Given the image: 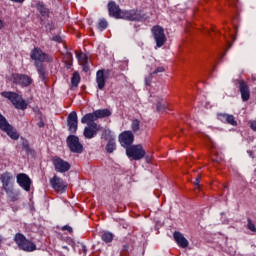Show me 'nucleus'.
Instances as JSON below:
<instances>
[{
    "instance_id": "7ed1b4c3",
    "label": "nucleus",
    "mask_w": 256,
    "mask_h": 256,
    "mask_svg": "<svg viewBox=\"0 0 256 256\" xmlns=\"http://www.w3.org/2000/svg\"><path fill=\"white\" fill-rule=\"evenodd\" d=\"M107 117H111V110L105 109H98L92 113H88L81 118V123L85 125V123H89L92 121L95 123L98 119H105Z\"/></svg>"
},
{
    "instance_id": "49530a36",
    "label": "nucleus",
    "mask_w": 256,
    "mask_h": 256,
    "mask_svg": "<svg viewBox=\"0 0 256 256\" xmlns=\"http://www.w3.org/2000/svg\"><path fill=\"white\" fill-rule=\"evenodd\" d=\"M82 251H83V253H87V246L82 245Z\"/></svg>"
},
{
    "instance_id": "79ce46f5",
    "label": "nucleus",
    "mask_w": 256,
    "mask_h": 256,
    "mask_svg": "<svg viewBox=\"0 0 256 256\" xmlns=\"http://www.w3.org/2000/svg\"><path fill=\"white\" fill-rule=\"evenodd\" d=\"M200 179H201L200 177H197V178L195 179V181H194L195 187H198V188H199Z\"/></svg>"
},
{
    "instance_id": "c85d7f7f",
    "label": "nucleus",
    "mask_w": 256,
    "mask_h": 256,
    "mask_svg": "<svg viewBox=\"0 0 256 256\" xmlns=\"http://www.w3.org/2000/svg\"><path fill=\"white\" fill-rule=\"evenodd\" d=\"M113 233L106 231L101 235V239L102 241H104V243H111L113 241Z\"/></svg>"
},
{
    "instance_id": "412c9836",
    "label": "nucleus",
    "mask_w": 256,
    "mask_h": 256,
    "mask_svg": "<svg viewBox=\"0 0 256 256\" xmlns=\"http://www.w3.org/2000/svg\"><path fill=\"white\" fill-rule=\"evenodd\" d=\"M0 181L2 183V189H9L14 187L15 182L13 181V174L9 172H5L0 176Z\"/></svg>"
},
{
    "instance_id": "72a5a7b5",
    "label": "nucleus",
    "mask_w": 256,
    "mask_h": 256,
    "mask_svg": "<svg viewBox=\"0 0 256 256\" xmlns=\"http://www.w3.org/2000/svg\"><path fill=\"white\" fill-rule=\"evenodd\" d=\"M151 75H159V73H165V67L159 66L155 70H151Z\"/></svg>"
},
{
    "instance_id": "0eeeda50",
    "label": "nucleus",
    "mask_w": 256,
    "mask_h": 256,
    "mask_svg": "<svg viewBox=\"0 0 256 256\" xmlns=\"http://www.w3.org/2000/svg\"><path fill=\"white\" fill-rule=\"evenodd\" d=\"M1 95L5 97V99H9L16 109H21L22 111L27 109V103H25L24 100H19V94L16 92L4 91Z\"/></svg>"
},
{
    "instance_id": "473e14b6",
    "label": "nucleus",
    "mask_w": 256,
    "mask_h": 256,
    "mask_svg": "<svg viewBox=\"0 0 256 256\" xmlns=\"http://www.w3.org/2000/svg\"><path fill=\"white\" fill-rule=\"evenodd\" d=\"M247 229H249V231H252V233H256V226L251 218H247Z\"/></svg>"
},
{
    "instance_id": "c756f323",
    "label": "nucleus",
    "mask_w": 256,
    "mask_h": 256,
    "mask_svg": "<svg viewBox=\"0 0 256 256\" xmlns=\"http://www.w3.org/2000/svg\"><path fill=\"white\" fill-rule=\"evenodd\" d=\"M131 129L134 133H137L141 129V121L139 119H134L131 124Z\"/></svg>"
},
{
    "instance_id": "b1692460",
    "label": "nucleus",
    "mask_w": 256,
    "mask_h": 256,
    "mask_svg": "<svg viewBox=\"0 0 256 256\" xmlns=\"http://www.w3.org/2000/svg\"><path fill=\"white\" fill-rule=\"evenodd\" d=\"M173 237L177 245H179V247H181L182 249L189 247V241L187 240V238H185V236H183L181 232L175 231L173 233Z\"/></svg>"
},
{
    "instance_id": "4468645a",
    "label": "nucleus",
    "mask_w": 256,
    "mask_h": 256,
    "mask_svg": "<svg viewBox=\"0 0 256 256\" xmlns=\"http://www.w3.org/2000/svg\"><path fill=\"white\" fill-rule=\"evenodd\" d=\"M52 163L56 173H67L71 169V164L59 156L53 157Z\"/></svg>"
},
{
    "instance_id": "aec40b11",
    "label": "nucleus",
    "mask_w": 256,
    "mask_h": 256,
    "mask_svg": "<svg viewBox=\"0 0 256 256\" xmlns=\"http://www.w3.org/2000/svg\"><path fill=\"white\" fill-rule=\"evenodd\" d=\"M107 9L110 17H113L114 19H121V13H123V10H121V7H119L117 2L110 1L107 5Z\"/></svg>"
},
{
    "instance_id": "423d86ee",
    "label": "nucleus",
    "mask_w": 256,
    "mask_h": 256,
    "mask_svg": "<svg viewBox=\"0 0 256 256\" xmlns=\"http://www.w3.org/2000/svg\"><path fill=\"white\" fill-rule=\"evenodd\" d=\"M30 58L35 61V63H53V58L51 55L43 52L41 48L35 47L31 53Z\"/></svg>"
},
{
    "instance_id": "393cba45",
    "label": "nucleus",
    "mask_w": 256,
    "mask_h": 256,
    "mask_svg": "<svg viewBox=\"0 0 256 256\" xmlns=\"http://www.w3.org/2000/svg\"><path fill=\"white\" fill-rule=\"evenodd\" d=\"M5 193L10 201L15 203L16 201H19V197H21V192L15 190V186H12L11 188H6Z\"/></svg>"
},
{
    "instance_id": "c03bdc74",
    "label": "nucleus",
    "mask_w": 256,
    "mask_h": 256,
    "mask_svg": "<svg viewBox=\"0 0 256 256\" xmlns=\"http://www.w3.org/2000/svg\"><path fill=\"white\" fill-rule=\"evenodd\" d=\"M12 3H25V0H10Z\"/></svg>"
},
{
    "instance_id": "6e6552de",
    "label": "nucleus",
    "mask_w": 256,
    "mask_h": 256,
    "mask_svg": "<svg viewBox=\"0 0 256 256\" xmlns=\"http://www.w3.org/2000/svg\"><path fill=\"white\" fill-rule=\"evenodd\" d=\"M126 155L129 159H133L134 161H141L146 155L143 146L141 145H133L126 149Z\"/></svg>"
},
{
    "instance_id": "f3484780",
    "label": "nucleus",
    "mask_w": 256,
    "mask_h": 256,
    "mask_svg": "<svg viewBox=\"0 0 256 256\" xmlns=\"http://www.w3.org/2000/svg\"><path fill=\"white\" fill-rule=\"evenodd\" d=\"M238 89L240 91L242 101L247 102L251 99V90L249 89V84H247L245 80H238Z\"/></svg>"
},
{
    "instance_id": "8fccbe9b",
    "label": "nucleus",
    "mask_w": 256,
    "mask_h": 256,
    "mask_svg": "<svg viewBox=\"0 0 256 256\" xmlns=\"http://www.w3.org/2000/svg\"><path fill=\"white\" fill-rule=\"evenodd\" d=\"M64 249H68V247H67V246H64Z\"/></svg>"
},
{
    "instance_id": "58836bf2",
    "label": "nucleus",
    "mask_w": 256,
    "mask_h": 256,
    "mask_svg": "<svg viewBox=\"0 0 256 256\" xmlns=\"http://www.w3.org/2000/svg\"><path fill=\"white\" fill-rule=\"evenodd\" d=\"M52 41H55L56 43H61L63 41V38L61 36L56 35L52 38Z\"/></svg>"
},
{
    "instance_id": "f704fd0d",
    "label": "nucleus",
    "mask_w": 256,
    "mask_h": 256,
    "mask_svg": "<svg viewBox=\"0 0 256 256\" xmlns=\"http://www.w3.org/2000/svg\"><path fill=\"white\" fill-rule=\"evenodd\" d=\"M66 59H67V61H68V63H66V69H71V66L73 65V64L71 63V61H73V54L68 53V54L66 55Z\"/></svg>"
},
{
    "instance_id": "20e7f679",
    "label": "nucleus",
    "mask_w": 256,
    "mask_h": 256,
    "mask_svg": "<svg viewBox=\"0 0 256 256\" xmlns=\"http://www.w3.org/2000/svg\"><path fill=\"white\" fill-rule=\"evenodd\" d=\"M114 73L111 69H100L96 72V84L99 91L105 89L107 80L113 79Z\"/></svg>"
},
{
    "instance_id": "a18cd8bd",
    "label": "nucleus",
    "mask_w": 256,
    "mask_h": 256,
    "mask_svg": "<svg viewBox=\"0 0 256 256\" xmlns=\"http://www.w3.org/2000/svg\"><path fill=\"white\" fill-rule=\"evenodd\" d=\"M3 27H5V22H3V20L0 19V29H3Z\"/></svg>"
},
{
    "instance_id": "ea45409f",
    "label": "nucleus",
    "mask_w": 256,
    "mask_h": 256,
    "mask_svg": "<svg viewBox=\"0 0 256 256\" xmlns=\"http://www.w3.org/2000/svg\"><path fill=\"white\" fill-rule=\"evenodd\" d=\"M37 126L40 129H43V127H45V122H43V118H40V121L37 123Z\"/></svg>"
},
{
    "instance_id": "39448f33",
    "label": "nucleus",
    "mask_w": 256,
    "mask_h": 256,
    "mask_svg": "<svg viewBox=\"0 0 256 256\" xmlns=\"http://www.w3.org/2000/svg\"><path fill=\"white\" fill-rule=\"evenodd\" d=\"M0 129L4 133L10 137V139H13V141H17L19 139V132H17V129L13 127V125L9 124V121H7V118L3 116V114L0 113Z\"/></svg>"
},
{
    "instance_id": "9b49d317",
    "label": "nucleus",
    "mask_w": 256,
    "mask_h": 256,
    "mask_svg": "<svg viewBox=\"0 0 256 256\" xmlns=\"http://www.w3.org/2000/svg\"><path fill=\"white\" fill-rule=\"evenodd\" d=\"M66 143L71 153H83V144L79 141L78 136L69 135L66 139Z\"/></svg>"
},
{
    "instance_id": "cd10ccee",
    "label": "nucleus",
    "mask_w": 256,
    "mask_h": 256,
    "mask_svg": "<svg viewBox=\"0 0 256 256\" xmlns=\"http://www.w3.org/2000/svg\"><path fill=\"white\" fill-rule=\"evenodd\" d=\"M79 83H81V76L79 72H74L71 78L72 87H79Z\"/></svg>"
},
{
    "instance_id": "a211bd4d",
    "label": "nucleus",
    "mask_w": 256,
    "mask_h": 256,
    "mask_svg": "<svg viewBox=\"0 0 256 256\" xmlns=\"http://www.w3.org/2000/svg\"><path fill=\"white\" fill-rule=\"evenodd\" d=\"M133 141H135V136L131 131H124L119 135V143L122 147H129L133 145Z\"/></svg>"
},
{
    "instance_id": "09e8293b",
    "label": "nucleus",
    "mask_w": 256,
    "mask_h": 256,
    "mask_svg": "<svg viewBox=\"0 0 256 256\" xmlns=\"http://www.w3.org/2000/svg\"><path fill=\"white\" fill-rule=\"evenodd\" d=\"M3 243V237L0 235V245Z\"/></svg>"
},
{
    "instance_id": "c9c22d12",
    "label": "nucleus",
    "mask_w": 256,
    "mask_h": 256,
    "mask_svg": "<svg viewBox=\"0 0 256 256\" xmlns=\"http://www.w3.org/2000/svg\"><path fill=\"white\" fill-rule=\"evenodd\" d=\"M79 63H87V56L85 54H76Z\"/></svg>"
},
{
    "instance_id": "de8ad7c7",
    "label": "nucleus",
    "mask_w": 256,
    "mask_h": 256,
    "mask_svg": "<svg viewBox=\"0 0 256 256\" xmlns=\"http://www.w3.org/2000/svg\"><path fill=\"white\" fill-rule=\"evenodd\" d=\"M247 153H248L249 157H252V159H253V151L248 150Z\"/></svg>"
},
{
    "instance_id": "a19ab883",
    "label": "nucleus",
    "mask_w": 256,
    "mask_h": 256,
    "mask_svg": "<svg viewBox=\"0 0 256 256\" xmlns=\"http://www.w3.org/2000/svg\"><path fill=\"white\" fill-rule=\"evenodd\" d=\"M82 65H83V71L87 73L89 71V66H87V63H82Z\"/></svg>"
},
{
    "instance_id": "f03ea898",
    "label": "nucleus",
    "mask_w": 256,
    "mask_h": 256,
    "mask_svg": "<svg viewBox=\"0 0 256 256\" xmlns=\"http://www.w3.org/2000/svg\"><path fill=\"white\" fill-rule=\"evenodd\" d=\"M14 242L18 245L19 249L22 251H26L27 253H31L37 250V245L31 242L25 235L21 233H16L14 236Z\"/></svg>"
},
{
    "instance_id": "a878e982",
    "label": "nucleus",
    "mask_w": 256,
    "mask_h": 256,
    "mask_svg": "<svg viewBox=\"0 0 256 256\" xmlns=\"http://www.w3.org/2000/svg\"><path fill=\"white\" fill-rule=\"evenodd\" d=\"M102 135L101 139H104V141H111L115 139V136L113 135V132L109 128H102Z\"/></svg>"
},
{
    "instance_id": "1a4fd4ad",
    "label": "nucleus",
    "mask_w": 256,
    "mask_h": 256,
    "mask_svg": "<svg viewBox=\"0 0 256 256\" xmlns=\"http://www.w3.org/2000/svg\"><path fill=\"white\" fill-rule=\"evenodd\" d=\"M10 81L20 87H29V85L33 83V78L27 74L13 73L10 77Z\"/></svg>"
},
{
    "instance_id": "37998d69",
    "label": "nucleus",
    "mask_w": 256,
    "mask_h": 256,
    "mask_svg": "<svg viewBox=\"0 0 256 256\" xmlns=\"http://www.w3.org/2000/svg\"><path fill=\"white\" fill-rule=\"evenodd\" d=\"M23 147L26 149V151H29V143L28 142H23Z\"/></svg>"
},
{
    "instance_id": "6ab92c4d",
    "label": "nucleus",
    "mask_w": 256,
    "mask_h": 256,
    "mask_svg": "<svg viewBox=\"0 0 256 256\" xmlns=\"http://www.w3.org/2000/svg\"><path fill=\"white\" fill-rule=\"evenodd\" d=\"M78 125L79 120L77 117V112L72 111L67 117L68 131H70L71 133H77Z\"/></svg>"
},
{
    "instance_id": "f8f14e48",
    "label": "nucleus",
    "mask_w": 256,
    "mask_h": 256,
    "mask_svg": "<svg viewBox=\"0 0 256 256\" xmlns=\"http://www.w3.org/2000/svg\"><path fill=\"white\" fill-rule=\"evenodd\" d=\"M88 126L84 128L83 135L85 139H93L96 137L97 133L103 129L101 125H98L96 122L88 121L86 122Z\"/></svg>"
},
{
    "instance_id": "4be33fe9",
    "label": "nucleus",
    "mask_w": 256,
    "mask_h": 256,
    "mask_svg": "<svg viewBox=\"0 0 256 256\" xmlns=\"http://www.w3.org/2000/svg\"><path fill=\"white\" fill-rule=\"evenodd\" d=\"M217 119L222 123H226L227 125H232V127H237V121L235 120V116L227 113H218Z\"/></svg>"
},
{
    "instance_id": "ddd939ff",
    "label": "nucleus",
    "mask_w": 256,
    "mask_h": 256,
    "mask_svg": "<svg viewBox=\"0 0 256 256\" xmlns=\"http://www.w3.org/2000/svg\"><path fill=\"white\" fill-rule=\"evenodd\" d=\"M35 9L39 13L40 24L45 25V20L51 17V10L41 1H38L35 4Z\"/></svg>"
},
{
    "instance_id": "4c0bfd02",
    "label": "nucleus",
    "mask_w": 256,
    "mask_h": 256,
    "mask_svg": "<svg viewBox=\"0 0 256 256\" xmlns=\"http://www.w3.org/2000/svg\"><path fill=\"white\" fill-rule=\"evenodd\" d=\"M61 229L62 231H68V233H73V228L69 225H65Z\"/></svg>"
},
{
    "instance_id": "f257e3e1",
    "label": "nucleus",
    "mask_w": 256,
    "mask_h": 256,
    "mask_svg": "<svg viewBox=\"0 0 256 256\" xmlns=\"http://www.w3.org/2000/svg\"><path fill=\"white\" fill-rule=\"evenodd\" d=\"M120 19L141 23L147 21V14L139 9L122 10Z\"/></svg>"
},
{
    "instance_id": "2f4dec72",
    "label": "nucleus",
    "mask_w": 256,
    "mask_h": 256,
    "mask_svg": "<svg viewBox=\"0 0 256 256\" xmlns=\"http://www.w3.org/2000/svg\"><path fill=\"white\" fill-rule=\"evenodd\" d=\"M108 27L107 20L101 19L98 22V29L99 31H105V29Z\"/></svg>"
},
{
    "instance_id": "dca6fc26",
    "label": "nucleus",
    "mask_w": 256,
    "mask_h": 256,
    "mask_svg": "<svg viewBox=\"0 0 256 256\" xmlns=\"http://www.w3.org/2000/svg\"><path fill=\"white\" fill-rule=\"evenodd\" d=\"M50 185L52 189H54V191H58V193H65V191H67V185H65V181H63L57 175L50 179Z\"/></svg>"
},
{
    "instance_id": "2eb2a0df",
    "label": "nucleus",
    "mask_w": 256,
    "mask_h": 256,
    "mask_svg": "<svg viewBox=\"0 0 256 256\" xmlns=\"http://www.w3.org/2000/svg\"><path fill=\"white\" fill-rule=\"evenodd\" d=\"M16 182L21 187L24 189V191L29 192L31 191V185L33 181H31V178H29V175L25 173H19L16 176Z\"/></svg>"
},
{
    "instance_id": "e433bc0d",
    "label": "nucleus",
    "mask_w": 256,
    "mask_h": 256,
    "mask_svg": "<svg viewBox=\"0 0 256 256\" xmlns=\"http://www.w3.org/2000/svg\"><path fill=\"white\" fill-rule=\"evenodd\" d=\"M153 75L154 74H151V72H150V74L145 78V84L147 86L151 85V81L153 80Z\"/></svg>"
},
{
    "instance_id": "bb28decb",
    "label": "nucleus",
    "mask_w": 256,
    "mask_h": 256,
    "mask_svg": "<svg viewBox=\"0 0 256 256\" xmlns=\"http://www.w3.org/2000/svg\"><path fill=\"white\" fill-rule=\"evenodd\" d=\"M116 149H117V142L115 141V138L113 140H108L106 144V152L111 154Z\"/></svg>"
},
{
    "instance_id": "9d476101",
    "label": "nucleus",
    "mask_w": 256,
    "mask_h": 256,
    "mask_svg": "<svg viewBox=\"0 0 256 256\" xmlns=\"http://www.w3.org/2000/svg\"><path fill=\"white\" fill-rule=\"evenodd\" d=\"M151 31L156 42V47H163L167 41V37L165 36V29H163L161 26H153Z\"/></svg>"
},
{
    "instance_id": "5701e85b",
    "label": "nucleus",
    "mask_w": 256,
    "mask_h": 256,
    "mask_svg": "<svg viewBox=\"0 0 256 256\" xmlns=\"http://www.w3.org/2000/svg\"><path fill=\"white\" fill-rule=\"evenodd\" d=\"M34 66L36 67V71L39 75V79L43 83H46L49 72H47V68L45 67V65H43V63L41 62H34Z\"/></svg>"
},
{
    "instance_id": "7c9ffc66",
    "label": "nucleus",
    "mask_w": 256,
    "mask_h": 256,
    "mask_svg": "<svg viewBox=\"0 0 256 256\" xmlns=\"http://www.w3.org/2000/svg\"><path fill=\"white\" fill-rule=\"evenodd\" d=\"M156 111L158 113H165V111H167V106L163 104V102L158 101V103L156 104Z\"/></svg>"
}]
</instances>
